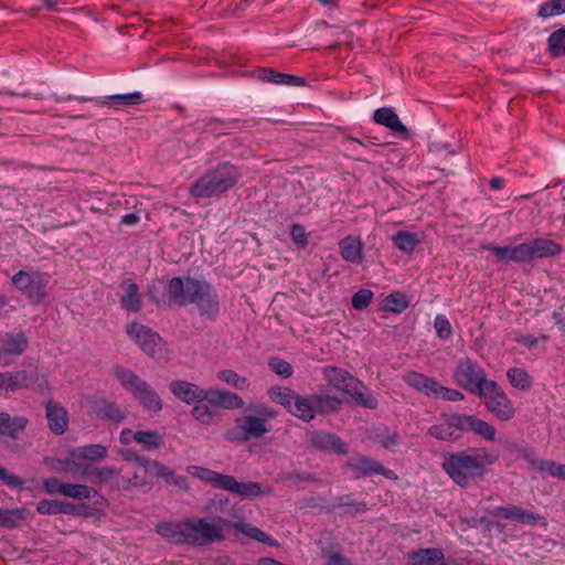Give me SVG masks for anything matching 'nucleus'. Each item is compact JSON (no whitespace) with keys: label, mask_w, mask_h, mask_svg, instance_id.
Returning <instances> with one entry per match:
<instances>
[{"label":"nucleus","mask_w":565,"mask_h":565,"mask_svg":"<svg viewBox=\"0 0 565 565\" xmlns=\"http://www.w3.org/2000/svg\"><path fill=\"white\" fill-rule=\"evenodd\" d=\"M498 460V455L488 448H472L445 458L443 468L459 486L466 487L483 477L486 468Z\"/></svg>","instance_id":"1"},{"label":"nucleus","mask_w":565,"mask_h":565,"mask_svg":"<svg viewBox=\"0 0 565 565\" xmlns=\"http://www.w3.org/2000/svg\"><path fill=\"white\" fill-rule=\"evenodd\" d=\"M169 294L179 305L196 303L202 313L213 316L218 310L217 296L213 288L192 278H173L169 282Z\"/></svg>","instance_id":"2"},{"label":"nucleus","mask_w":565,"mask_h":565,"mask_svg":"<svg viewBox=\"0 0 565 565\" xmlns=\"http://www.w3.org/2000/svg\"><path fill=\"white\" fill-rule=\"evenodd\" d=\"M186 471L191 477L204 483L243 498H255L266 493L256 482H239L232 476L218 473L201 466H189Z\"/></svg>","instance_id":"3"},{"label":"nucleus","mask_w":565,"mask_h":565,"mask_svg":"<svg viewBox=\"0 0 565 565\" xmlns=\"http://www.w3.org/2000/svg\"><path fill=\"white\" fill-rule=\"evenodd\" d=\"M238 180V172L234 166L221 164L215 170L201 177L191 188V193L198 198L221 195L232 188Z\"/></svg>","instance_id":"4"},{"label":"nucleus","mask_w":565,"mask_h":565,"mask_svg":"<svg viewBox=\"0 0 565 565\" xmlns=\"http://www.w3.org/2000/svg\"><path fill=\"white\" fill-rule=\"evenodd\" d=\"M323 372L328 382L335 390L349 394L354 401L367 408L376 406V399L366 392L364 385L358 379L351 376L347 371L329 366Z\"/></svg>","instance_id":"5"},{"label":"nucleus","mask_w":565,"mask_h":565,"mask_svg":"<svg viewBox=\"0 0 565 565\" xmlns=\"http://www.w3.org/2000/svg\"><path fill=\"white\" fill-rule=\"evenodd\" d=\"M115 374L121 385L132 393L143 408L152 412H159L162 408L158 393L135 373L120 367L115 371Z\"/></svg>","instance_id":"6"},{"label":"nucleus","mask_w":565,"mask_h":565,"mask_svg":"<svg viewBox=\"0 0 565 565\" xmlns=\"http://www.w3.org/2000/svg\"><path fill=\"white\" fill-rule=\"evenodd\" d=\"M262 416L246 415L236 418L235 427L227 431L226 438L231 441H247L252 438H260L267 434L270 428L267 426L266 417L275 416L274 412L262 411Z\"/></svg>","instance_id":"7"},{"label":"nucleus","mask_w":565,"mask_h":565,"mask_svg":"<svg viewBox=\"0 0 565 565\" xmlns=\"http://www.w3.org/2000/svg\"><path fill=\"white\" fill-rule=\"evenodd\" d=\"M129 339L146 354L152 358H166L167 350L161 337L148 326L131 322L126 327Z\"/></svg>","instance_id":"8"},{"label":"nucleus","mask_w":565,"mask_h":565,"mask_svg":"<svg viewBox=\"0 0 565 565\" xmlns=\"http://www.w3.org/2000/svg\"><path fill=\"white\" fill-rule=\"evenodd\" d=\"M188 523L190 544L206 545L224 539L223 527L227 526L228 521L223 519L210 521L206 518H190Z\"/></svg>","instance_id":"9"},{"label":"nucleus","mask_w":565,"mask_h":565,"mask_svg":"<svg viewBox=\"0 0 565 565\" xmlns=\"http://www.w3.org/2000/svg\"><path fill=\"white\" fill-rule=\"evenodd\" d=\"M454 381L462 388L477 395L483 392L487 383L492 382L487 380L484 371L469 359L459 361L454 372Z\"/></svg>","instance_id":"10"},{"label":"nucleus","mask_w":565,"mask_h":565,"mask_svg":"<svg viewBox=\"0 0 565 565\" xmlns=\"http://www.w3.org/2000/svg\"><path fill=\"white\" fill-rule=\"evenodd\" d=\"M271 401L282 405L294 416L303 420H310L315 416V408L309 399L296 395L287 387H271L268 391Z\"/></svg>","instance_id":"11"},{"label":"nucleus","mask_w":565,"mask_h":565,"mask_svg":"<svg viewBox=\"0 0 565 565\" xmlns=\"http://www.w3.org/2000/svg\"><path fill=\"white\" fill-rule=\"evenodd\" d=\"M479 396L487 398L488 409L499 419L509 420L515 414L513 403L497 382L487 383Z\"/></svg>","instance_id":"12"},{"label":"nucleus","mask_w":565,"mask_h":565,"mask_svg":"<svg viewBox=\"0 0 565 565\" xmlns=\"http://www.w3.org/2000/svg\"><path fill=\"white\" fill-rule=\"evenodd\" d=\"M107 455V449L103 445H87L72 450L68 457L63 462V469L73 475H87V469L84 468L81 460H100Z\"/></svg>","instance_id":"13"},{"label":"nucleus","mask_w":565,"mask_h":565,"mask_svg":"<svg viewBox=\"0 0 565 565\" xmlns=\"http://www.w3.org/2000/svg\"><path fill=\"white\" fill-rule=\"evenodd\" d=\"M46 282L44 275L39 273L20 270L12 277V284L35 302H39L45 296Z\"/></svg>","instance_id":"14"},{"label":"nucleus","mask_w":565,"mask_h":565,"mask_svg":"<svg viewBox=\"0 0 565 565\" xmlns=\"http://www.w3.org/2000/svg\"><path fill=\"white\" fill-rule=\"evenodd\" d=\"M28 347V339L21 331L0 337V364H9L10 358L20 355Z\"/></svg>","instance_id":"15"},{"label":"nucleus","mask_w":565,"mask_h":565,"mask_svg":"<svg viewBox=\"0 0 565 565\" xmlns=\"http://www.w3.org/2000/svg\"><path fill=\"white\" fill-rule=\"evenodd\" d=\"M36 510L41 514H74V515H93L86 505H75L60 500H41Z\"/></svg>","instance_id":"16"},{"label":"nucleus","mask_w":565,"mask_h":565,"mask_svg":"<svg viewBox=\"0 0 565 565\" xmlns=\"http://www.w3.org/2000/svg\"><path fill=\"white\" fill-rule=\"evenodd\" d=\"M204 401L212 406L225 409H237L244 406L243 398L236 393L215 387L205 390Z\"/></svg>","instance_id":"17"},{"label":"nucleus","mask_w":565,"mask_h":565,"mask_svg":"<svg viewBox=\"0 0 565 565\" xmlns=\"http://www.w3.org/2000/svg\"><path fill=\"white\" fill-rule=\"evenodd\" d=\"M140 467L145 470L149 478H160L167 483L173 484L181 490H186L188 484L182 476H178L168 467L158 461L139 462Z\"/></svg>","instance_id":"18"},{"label":"nucleus","mask_w":565,"mask_h":565,"mask_svg":"<svg viewBox=\"0 0 565 565\" xmlns=\"http://www.w3.org/2000/svg\"><path fill=\"white\" fill-rule=\"evenodd\" d=\"M157 533L173 544H190L188 519L181 522H161L157 524Z\"/></svg>","instance_id":"19"},{"label":"nucleus","mask_w":565,"mask_h":565,"mask_svg":"<svg viewBox=\"0 0 565 565\" xmlns=\"http://www.w3.org/2000/svg\"><path fill=\"white\" fill-rule=\"evenodd\" d=\"M462 417H465V415L451 414L444 416L438 424L429 428V434L440 440L457 438L460 431H465L459 423H457V419Z\"/></svg>","instance_id":"20"},{"label":"nucleus","mask_w":565,"mask_h":565,"mask_svg":"<svg viewBox=\"0 0 565 565\" xmlns=\"http://www.w3.org/2000/svg\"><path fill=\"white\" fill-rule=\"evenodd\" d=\"M172 394L185 404H194L204 401L205 390L186 381H173L170 384Z\"/></svg>","instance_id":"21"},{"label":"nucleus","mask_w":565,"mask_h":565,"mask_svg":"<svg viewBox=\"0 0 565 565\" xmlns=\"http://www.w3.org/2000/svg\"><path fill=\"white\" fill-rule=\"evenodd\" d=\"M492 515L520 522L523 524H537L545 521L540 515H536L530 511L523 510L518 507H500L493 510Z\"/></svg>","instance_id":"22"},{"label":"nucleus","mask_w":565,"mask_h":565,"mask_svg":"<svg viewBox=\"0 0 565 565\" xmlns=\"http://www.w3.org/2000/svg\"><path fill=\"white\" fill-rule=\"evenodd\" d=\"M457 423L461 426L465 431H473L480 435L488 441H492L495 439V428L491 424L479 419L471 415H465L462 418H458Z\"/></svg>","instance_id":"23"},{"label":"nucleus","mask_w":565,"mask_h":565,"mask_svg":"<svg viewBox=\"0 0 565 565\" xmlns=\"http://www.w3.org/2000/svg\"><path fill=\"white\" fill-rule=\"evenodd\" d=\"M46 417L49 426L55 434H63L68 426V415L64 407L49 403L46 405Z\"/></svg>","instance_id":"24"},{"label":"nucleus","mask_w":565,"mask_h":565,"mask_svg":"<svg viewBox=\"0 0 565 565\" xmlns=\"http://www.w3.org/2000/svg\"><path fill=\"white\" fill-rule=\"evenodd\" d=\"M339 248L344 260L355 264L362 260V242L359 237L347 236L340 242Z\"/></svg>","instance_id":"25"},{"label":"nucleus","mask_w":565,"mask_h":565,"mask_svg":"<svg viewBox=\"0 0 565 565\" xmlns=\"http://www.w3.org/2000/svg\"><path fill=\"white\" fill-rule=\"evenodd\" d=\"M311 440L315 447L322 450L332 451L337 454H345L347 451L344 444L337 436L330 433H316L312 436Z\"/></svg>","instance_id":"26"},{"label":"nucleus","mask_w":565,"mask_h":565,"mask_svg":"<svg viewBox=\"0 0 565 565\" xmlns=\"http://www.w3.org/2000/svg\"><path fill=\"white\" fill-rule=\"evenodd\" d=\"M227 526L236 530L237 532L243 533L244 535H246L249 539H253L255 541L267 543L273 546L277 545L276 541L270 539L260 529H258L249 523H246L244 521H241V520L239 521H228Z\"/></svg>","instance_id":"27"},{"label":"nucleus","mask_w":565,"mask_h":565,"mask_svg":"<svg viewBox=\"0 0 565 565\" xmlns=\"http://www.w3.org/2000/svg\"><path fill=\"white\" fill-rule=\"evenodd\" d=\"M405 382L416 391L431 397L436 390L437 382L426 375L412 371L405 374Z\"/></svg>","instance_id":"28"},{"label":"nucleus","mask_w":565,"mask_h":565,"mask_svg":"<svg viewBox=\"0 0 565 565\" xmlns=\"http://www.w3.org/2000/svg\"><path fill=\"white\" fill-rule=\"evenodd\" d=\"M255 75L263 82L274 83V84H284L290 86H299L302 85L303 79L297 76L277 73L273 70L268 68H259L255 72Z\"/></svg>","instance_id":"29"},{"label":"nucleus","mask_w":565,"mask_h":565,"mask_svg":"<svg viewBox=\"0 0 565 565\" xmlns=\"http://www.w3.org/2000/svg\"><path fill=\"white\" fill-rule=\"evenodd\" d=\"M28 419L23 416L11 417L7 413H0V434L15 437L26 427Z\"/></svg>","instance_id":"30"},{"label":"nucleus","mask_w":565,"mask_h":565,"mask_svg":"<svg viewBox=\"0 0 565 565\" xmlns=\"http://www.w3.org/2000/svg\"><path fill=\"white\" fill-rule=\"evenodd\" d=\"M62 494L76 500L89 499L93 495L95 504L105 503V499L102 495H98L90 487L85 484L65 483Z\"/></svg>","instance_id":"31"},{"label":"nucleus","mask_w":565,"mask_h":565,"mask_svg":"<svg viewBox=\"0 0 565 565\" xmlns=\"http://www.w3.org/2000/svg\"><path fill=\"white\" fill-rule=\"evenodd\" d=\"M444 554L439 548H423L408 555L409 565H439Z\"/></svg>","instance_id":"32"},{"label":"nucleus","mask_w":565,"mask_h":565,"mask_svg":"<svg viewBox=\"0 0 565 565\" xmlns=\"http://www.w3.org/2000/svg\"><path fill=\"white\" fill-rule=\"evenodd\" d=\"M120 302L121 306L127 310L137 312L140 309L138 286L136 284L130 280L122 282Z\"/></svg>","instance_id":"33"},{"label":"nucleus","mask_w":565,"mask_h":565,"mask_svg":"<svg viewBox=\"0 0 565 565\" xmlns=\"http://www.w3.org/2000/svg\"><path fill=\"white\" fill-rule=\"evenodd\" d=\"M373 119L375 120L376 124L385 126L392 129L393 131H405L404 125L401 122L398 116L391 108L383 107L375 110Z\"/></svg>","instance_id":"34"},{"label":"nucleus","mask_w":565,"mask_h":565,"mask_svg":"<svg viewBox=\"0 0 565 565\" xmlns=\"http://www.w3.org/2000/svg\"><path fill=\"white\" fill-rule=\"evenodd\" d=\"M216 379L222 382L223 384H226L235 390L238 391H245L248 390L250 383L247 377L238 374L234 370L230 369H222L218 370L216 373Z\"/></svg>","instance_id":"35"},{"label":"nucleus","mask_w":565,"mask_h":565,"mask_svg":"<svg viewBox=\"0 0 565 565\" xmlns=\"http://www.w3.org/2000/svg\"><path fill=\"white\" fill-rule=\"evenodd\" d=\"M533 257H548L561 253V246L552 239L536 238L530 242Z\"/></svg>","instance_id":"36"},{"label":"nucleus","mask_w":565,"mask_h":565,"mask_svg":"<svg viewBox=\"0 0 565 565\" xmlns=\"http://www.w3.org/2000/svg\"><path fill=\"white\" fill-rule=\"evenodd\" d=\"M30 383L25 372L0 374V391L18 390L22 387H28Z\"/></svg>","instance_id":"37"},{"label":"nucleus","mask_w":565,"mask_h":565,"mask_svg":"<svg viewBox=\"0 0 565 565\" xmlns=\"http://www.w3.org/2000/svg\"><path fill=\"white\" fill-rule=\"evenodd\" d=\"M392 241L401 252L412 253L420 242V238L416 233L399 231L393 235Z\"/></svg>","instance_id":"38"},{"label":"nucleus","mask_w":565,"mask_h":565,"mask_svg":"<svg viewBox=\"0 0 565 565\" xmlns=\"http://www.w3.org/2000/svg\"><path fill=\"white\" fill-rule=\"evenodd\" d=\"M134 440L145 450H153L162 445V437L156 430H138L134 434Z\"/></svg>","instance_id":"39"},{"label":"nucleus","mask_w":565,"mask_h":565,"mask_svg":"<svg viewBox=\"0 0 565 565\" xmlns=\"http://www.w3.org/2000/svg\"><path fill=\"white\" fill-rule=\"evenodd\" d=\"M350 467L360 471L363 475H377V471L383 470V466L371 458L358 456L350 460Z\"/></svg>","instance_id":"40"},{"label":"nucleus","mask_w":565,"mask_h":565,"mask_svg":"<svg viewBox=\"0 0 565 565\" xmlns=\"http://www.w3.org/2000/svg\"><path fill=\"white\" fill-rule=\"evenodd\" d=\"M507 377L513 387L521 391L529 390L532 385V380L524 369H509L507 372Z\"/></svg>","instance_id":"41"},{"label":"nucleus","mask_w":565,"mask_h":565,"mask_svg":"<svg viewBox=\"0 0 565 565\" xmlns=\"http://www.w3.org/2000/svg\"><path fill=\"white\" fill-rule=\"evenodd\" d=\"M25 518L24 509H1L0 508V526L13 527Z\"/></svg>","instance_id":"42"},{"label":"nucleus","mask_w":565,"mask_h":565,"mask_svg":"<svg viewBox=\"0 0 565 565\" xmlns=\"http://www.w3.org/2000/svg\"><path fill=\"white\" fill-rule=\"evenodd\" d=\"M408 307L406 296L402 292H393L384 299L383 308L386 311L399 313Z\"/></svg>","instance_id":"43"},{"label":"nucleus","mask_w":565,"mask_h":565,"mask_svg":"<svg viewBox=\"0 0 565 565\" xmlns=\"http://www.w3.org/2000/svg\"><path fill=\"white\" fill-rule=\"evenodd\" d=\"M565 13V0H548L540 6L541 18H552Z\"/></svg>","instance_id":"44"},{"label":"nucleus","mask_w":565,"mask_h":565,"mask_svg":"<svg viewBox=\"0 0 565 565\" xmlns=\"http://www.w3.org/2000/svg\"><path fill=\"white\" fill-rule=\"evenodd\" d=\"M536 469L545 471L551 477L565 480V465H559L554 461L539 460L534 462Z\"/></svg>","instance_id":"45"},{"label":"nucleus","mask_w":565,"mask_h":565,"mask_svg":"<svg viewBox=\"0 0 565 565\" xmlns=\"http://www.w3.org/2000/svg\"><path fill=\"white\" fill-rule=\"evenodd\" d=\"M195 405L192 408V415L193 417L201 422L202 424L210 425L214 420V412L207 406L206 404H203L202 402L194 403Z\"/></svg>","instance_id":"46"},{"label":"nucleus","mask_w":565,"mask_h":565,"mask_svg":"<svg viewBox=\"0 0 565 565\" xmlns=\"http://www.w3.org/2000/svg\"><path fill=\"white\" fill-rule=\"evenodd\" d=\"M548 45L553 54L562 55L565 53V29L553 32L548 38Z\"/></svg>","instance_id":"47"},{"label":"nucleus","mask_w":565,"mask_h":565,"mask_svg":"<svg viewBox=\"0 0 565 565\" xmlns=\"http://www.w3.org/2000/svg\"><path fill=\"white\" fill-rule=\"evenodd\" d=\"M372 299L373 292L371 290L361 289L352 296V307L356 310H363L371 303Z\"/></svg>","instance_id":"48"},{"label":"nucleus","mask_w":565,"mask_h":565,"mask_svg":"<svg viewBox=\"0 0 565 565\" xmlns=\"http://www.w3.org/2000/svg\"><path fill=\"white\" fill-rule=\"evenodd\" d=\"M431 397L456 402L461 401L463 398V395L459 391L441 386L437 383L436 390L434 391Z\"/></svg>","instance_id":"49"},{"label":"nucleus","mask_w":565,"mask_h":565,"mask_svg":"<svg viewBox=\"0 0 565 565\" xmlns=\"http://www.w3.org/2000/svg\"><path fill=\"white\" fill-rule=\"evenodd\" d=\"M98 415L103 418L120 422L125 418V414L114 403H106L99 408Z\"/></svg>","instance_id":"50"},{"label":"nucleus","mask_w":565,"mask_h":565,"mask_svg":"<svg viewBox=\"0 0 565 565\" xmlns=\"http://www.w3.org/2000/svg\"><path fill=\"white\" fill-rule=\"evenodd\" d=\"M434 328L440 339H448L451 335V326L444 315H438L434 321Z\"/></svg>","instance_id":"51"},{"label":"nucleus","mask_w":565,"mask_h":565,"mask_svg":"<svg viewBox=\"0 0 565 565\" xmlns=\"http://www.w3.org/2000/svg\"><path fill=\"white\" fill-rule=\"evenodd\" d=\"M531 258H533V256L530 242L520 244L515 247H511V260L525 262Z\"/></svg>","instance_id":"52"},{"label":"nucleus","mask_w":565,"mask_h":565,"mask_svg":"<svg viewBox=\"0 0 565 565\" xmlns=\"http://www.w3.org/2000/svg\"><path fill=\"white\" fill-rule=\"evenodd\" d=\"M269 366L275 373H277L284 377H288L292 373L291 365L288 362L281 360L279 358L270 359Z\"/></svg>","instance_id":"53"},{"label":"nucleus","mask_w":565,"mask_h":565,"mask_svg":"<svg viewBox=\"0 0 565 565\" xmlns=\"http://www.w3.org/2000/svg\"><path fill=\"white\" fill-rule=\"evenodd\" d=\"M111 99L116 104H120V105H136V104L140 103L141 94L138 92H135L131 94H119V95H114L111 97Z\"/></svg>","instance_id":"54"},{"label":"nucleus","mask_w":565,"mask_h":565,"mask_svg":"<svg viewBox=\"0 0 565 565\" xmlns=\"http://www.w3.org/2000/svg\"><path fill=\"white\" fill-rule=\"evenodd\" d=\"M290 235L295 243H297L298 245L305 246L307 244V233L301 225H292L290 230Z\"/></svg>","instance_id":"55"},{"label":"nucleus","mask_w":565,"mask_h":565,"mask_svg":"<svg viewBox=\"0 0 565 565\" xmlns=\"http://www.w3.org/2000/svg\"><path fill=\"white\" fill-rule=\"evenodd\" d=\"M65 483L60 482L56 478H50L44 480L43 488L49 494H62V489Z\"/></svg>","instance_id":"56"},{"label":"nucleus","mask_w":565,"mask_h":565,"mask_svg":"<svg viewBox=\"0 0 565 565\" xmlns=\"http://www.w3.org/2000/svg\"><path fill=\"white\" fill-rule=\"evenodd\" d=\"M489 249L495 255L499 260H511V246H491Z\"/></svg>","instance_id":"57"},{"label":"nucleus","mask_w":565,"mask_h":565,"mask_svg":"<svg viewBox=\"0 0 565 565\" xmlns=\"http://www.w3.org/2000/svg\"><path fill=\"white\" fill-rule=\"evenodd\" d=\"M380 444L386 449H393L398 445V436L394 433L387 434L380 439Z\"/></svg>","instance_id":"58"},{"label":"nucleus","mask_w":565,"mask_h":565,"mask_svg":"<svg viewBox=\"0 0 565 565\" xmlns=\"http://www.w3.org/2000/svg\"><path fill=\"white\" fill-rule=\"evenodd\" d=\"M1 480L4 483H7L8 486H10V487H20V486H22V481L20 480L19 477L13 476V475H9L7 472H6L4 477H1Z\"/></svg>","instance_id":"59"},{"label":"nucleus","mask_w":565,"mask_h":565,"mask_svg":"<svg viewBox=\"0 0 565 565\" xmlns=\"http://www.w3.org/2000/svg\"><path fill=\"white\" fill-rule=\"evenodd\" d=\"M339 404V399L331 397H326L320 403L321 407L326 409H337Z\"/></svg>","instance_id":"60"},{"label":"nucleus","mask_w":565,"mask_h":565,"mask_svg":"<svg viewBox=\"0 0 565 565\" xmlns=\"http://www.w3.org/2000/svg\"><path fill=\"white\" fill-rule=\"evenodd\" d=\"M328 565H348L347 561L342 558L339 554H330L327 557Z\"/></svg>","instance_id":"61"},{"label":"nucleus","mask_w":565,"mask_h":565,"mask_svg":"<svg viewBox=\"0 0 565 565\" xmlns=\"http://www.w3.org/2000/svg\"><path fill=\"white\" fill-rule=\"evenodd\" d=\"M134 434L135 431H132L131 429H124L120 434V441L121 444L124 445H129L132 440H134Z\"/></svg>","instance_id":"62"},{"label":"nucleus","mask_w":565,"mask_h":565,"mask_svg":"<svg viewBox=\"0 0 565 565\" xmlns=\"http://www.w3.org/2000/svg\"><path fill=\"white\" fill-rule=\"evenodd\" d=\"M139 222V216L135 213H129L122 216L121 223L125 225H135Z\"/></svg>","instance_id":"63"},{"label":"nucleus","mask_w":565,"mask_h":565,"mask_svg":"<svg viewBox=\"0 0 565 565\" xmlns=\"http://www.w3.org/2000/svg\"><path fill=\"white\" fill-rule=\"evenodd\" d=\"M439 565H477V564H475L473 562L468 561L466 558H460V559H452V561H447V562L440 561Z\"/></svg>","instance_id":"64"}]
</instances>
